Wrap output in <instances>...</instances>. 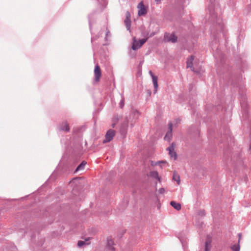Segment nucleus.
Here are the masks:
<instances>
[{"mask_svg":"<svg viewBox=\"0 0 251 251\" xmlns=\"http://www.w3.org/2000/svg\"><path fill=\"white\" fill-rule=\"evenodd\" d=\"M164 163V162L163 161H159V162H157L156 163H155V165H157V164H159V163Z\"/></svg>","mask_w":251,"mask_h":251,"instance_id":"nucleus-25","label":"nucleus"},{"mask_svg":"<svg viewBox=\"0 0 251 251\" xmlns=\"http://www.w3.org/2000/svg\"><path fill=\"white\" fill-rule=\"evenodd\" d=\"M231 249L232 251H240V246L238 244V245H234L232 247Z\"/></svg>","mask_w":251,"mask_h":251,"instance_id":"nucleus-17","label":"nucleus"},{"mask_svg":"<svg viewBox=\"0 0 251 251\" xmlns=\"http://www.w3.org/2000/svg\"><path fill=\"white\" fill-rule=\"evenodd\" d=\"M59 130H60V131H61V130H63V127H61V126H60V127H59Z\"/></svg>","mask_w":251,"mask_h":251,"instance_id":"nucleus-27","label":"nucleus"},{"mask_svg":"<svg viewBox=\"0 0 251 251\" xmlns=\"http://www.w3.org/2000/svg\"><path fill=\"white\" fill-rule=\"evenodd\" d=\"M150 175L151 177L156 178L159 181H160V178L158 174L156 171H153L150 172Z\"/></svg>","mask_w":251,"mask_h":251,"instance_id":"nucleus-13","label":"nucleus"},{"mask_svg":"<svg viewBox=\"0 0 251 251\" xmlns=\"http://www.w3.org/2000/svg\"><path fill=\"white\" fill-rule=\"evenodd\" d=\"M176 147V144L172 143L171 146L167 148V150L169 151V154L171 158H174V160H176L177 158V154L175 151V148Z\"/></svg>","mask_w":251,"mask_h":251,"instance_id":"nucleus-3","label":"nucleus"},{"mask_svg":"<svg viewBox=\"0 0 251 251\" xmlns=\"http://www.w3.org/2000/svg\"><path fill=\"white\" fill-rule=\"evenodd\" d=\"M169 131L166 133V135L164 137L165 140L170 141L171 139L172 136V127L173 125L171 123H169Z\"/></svg>","mask_w":251,"mask_h":251,"instance_id":"nucleus-7","label":"nucleus"},{"mask_svg":"<svg viewBox=\"0 0 251 251\" xmlns=\"http://www.w3.org/2000/svg\"><path fill=\"white\" fill-rule=\"evenodd\" d=\"M85 244V241H79L77 243V246L79 247H81Z\"/></svg>","mask_w":251,"mask_h":251,"instance_id":"nucleus-18","label":"nucleus"},{"mask_svg":"<svg viewBox=\"0 0 251 251\" xmlns=\"http://www.w3.org/2000/svg\"><path fill=\"white\" fill-rule=\"evenodd\" d=\"M194 59V57L193 55H191L190 57L187 59L186 65L187 68H190L192 70L194 71V68L193 67V61Z\"/></svg>","mask_w":251,"mask_h":251,"instance_id":"nucleus-10","label":"nucleus"},{"mask_svg":"<svg viewBox=\"0 0 251 251\" xmlns=\"http://www.w3.org/2000/svg\"><path fill=\"white\" fill-rule=\"evenodd\" d=\"M107 249L109 251H115V249L113 247L114 245V242L111 238H108L107 239Z\"/></svg>","mask_w":251,"mask_h":251,"instance_id":"nucleus-9","label":"nucleus"},{"mask_svg":"<svg viewBox=\"0 0 251 251\" xmlns=\"http://www.w3.org/2000/svg\"><path fill=\"white\" fill-rule=\"evenodd\" d=\"M170 204L176 210H180L181 208V204L179 203H177L175 201H172L170 202Z\"/></svg>","mask_w":251,"mask_h":251,"instance_id":"nucleus-11","label":"nucleus"},{"mask_svg":"<svg viewBox=\"0 0 251 251\" xmlns=\"http://www.w3.org/2000/svg\"><path fill=\"white\" fill-rule=\"evenodd\" d=\"M76 179H77V178H74L72 179V180L70 181V183H71L72 181H73L74 180H76Z\"/></svg>","mask_w":251,"mask_h":251,"instance_id":"nucleus-26","label":"nucleus"},{"mask_svg":"<svg viewBox=\"0 0 251 251\" xmlns=\"http://www.w3.org/2000/svg\"><path fill=\"white\" fill-rule=\"evenodd\" d=\"M161 0H155L156 2H160Z\"/></svg>","mask_w":251,"mask_h":251,"instance_id":"nucleus-28","label":"nucleus"},{"mask_svg":"<svg viewBox=\"0 0 251 251\" xmlns=\"http://www.w3.org/2000/svg\"><path fill=\"white\" fill-rule=\"evenodd\" d=\"M165 39L168 42L176 43L177 40V37L174 34H166L164 36Z\"/></svg>","mask_w":251,"mask_h":251,"instance_id":"nucleus-6","label":"nucleus"},{"mask_svg":"<svg viewBox=\"0 0 251 251\" xmlns=\"http://www.w3.org/2000/svg\"><path fill=\"white\" fill-rule=\"evenodd\" d=\"M125 24L126 25L127 29L128 30H130V26H131V21L130 19L126 18L125 20Z\"/></svg>","mask_w":251,"mask_h":251,"instance_id":"nucleus-15","label":"nucleus"},{"mask_svg":"<svg viewBox=\"0 0 251 251\" xmlns=\"http://www.w3.org/2000/svg\"><path fill=\"white\" fill-rule=\"evenodd\" d=\"M142 7H144V5L142 2H140L138 5V8L141 9Z\"/></svg>","mask_w":251,"mask_h":251,"instance_id":"nucleus-22","label":"nucleus"},{"mask_svg":"<svg viewBox=\"0 0 251 251\" xmlns=\"http://www.w3.org/2000/svg\"><path fill=\"white\" fill-rule=\"evenodd\" d=\"M146 13V10L145 7H142L138 11V15L139 16L145 15Z\"/></svg>","mask_w":251,"mask_h":251,"instance_id":"nucleus-16","label":"nucleus"},{"mask_svg":"<svg viewBox=\"0 0 251 251\" xmlns=\"http://www.w3.org/2000/svg\"><path fill=\"white\" fill-rule=\"evenodd\" d=\"M147 39L148 38L142 39L137 41L136 40L135 37H134L132 46V50H135L140 49L142 46L146 42Z\"/></svg>","mask_w":251,"mask_h":251,"instance_id":"nucleus-1","label":"nucleus"},{"mask_svg":"<svg viewBox=\"0 0 251 251\" xmlns=\"http://www.w3.org/2000/svg\"><path fill=\"white\" fill-rule=\"evenodd\" d=\"M94 80L96 82H99L101 76V72L100 67L97 64L94 69Z\"/></svg>","mask_w":251,"mask_h":251,"instance_id":"nucleus-2","label":"nucleus"},{"mask_svg":"<svg viewBox=\"0 0 251 251\" xmlns=\"http://www.w3.org/2000/svg\"><path fill=\"white\" fill-rule=\"evenodd\" d=\"M173 180L176 181L178 185L180 184V177L176 173V171L174 172Z\"/></svg>","mask_w":251,"mask_h":251,"instance_id":"nucleus-14","label":"nucleus"},{"mask_svg":"<svg viewBox=\"0 0 251 251\" xmlns=\"http://www.w3.org/2000/svg\"><path fill=\"white\" fill-rule=\"evenodd\" d=\"M115 135V131L113 129H109L108 130L105 135V139L104 140H103V143H107L111 141L113 138V137Z\"/></svg>","mask_w":251,"mask_h":251,"instance_id":"nucleus-4","label":"nucleus"},{"mask_svg":"<svg viewBox=\"0 0 251 251\" xmlns=\"http://www.w3.org/2000/svg\"><path fill=\"white\" fill-rule=\"evenodd\" d=\"M126 18L130 19V14L128 11L126 13Z\"/></svg>","mask_w":251,"mask_h":251,"instance_id":"nucleus-23","label":"nucleus"},{"mask_svg":"<svg viewBox=\"0 0 251 251\" xmlns=\"http://www.w3.org/2000/svg\"><path fill=\"white\" fill-rule=\"evenodd\" d=\"M124 101H125V100H124V98H122V99L121 100L120 102V106L121 108H123V107L124 106Z\"/></svg>","mask_w":251,"mask_h":251,"instance_id":"nucleus-20","label":"nucleus"},{"mask_svg":"<svg viewBox=\"0 0 251 251\" xmlns=\"http://www.w3.org/2000/svg\"><path fill=\"white\" fill-rule=\"evenodd\" d=\"M211 238L209 236H207L206 240L205 242V251H210L211 249Z\"/></svg>","mask_w":251,"mask_h":251,"instance_id":"nucleus-8","label":"nucleus"},{"mask_svg":"<svg viewBox=\"0 0 251 251\" xmlns=\"http://www.w3.org/2000/svg\"><path fill=\"white\" fill-rule=\"evenodd\" d=\"M158 192L160 194H164L165 192V190L164 188H161L159 189Z\"/></svg>","mask_w":251,"mask_h":251,"instance_id":"nucleus-21","label":"nucleus"},{"mask_svg":"<svg viewBox=\"0 0 251 251\" xmlns=\"http://www.w3.org/2000/svg\"><path fill=\"white\" fill-rule=\"evenodd\" d=\"M86 162L83 161L76 168L75 173L78 172L79 170H83L84 168L85 165L86 164Z\"/></svg>","mask_w":251,"mask_h":251,"instance_id":"nucleus-12","label":"nucleus"},{"mask_svg":"<svg viewBox=\"0 0 251 251\" xmlns=\"http://www.w3.org/2000/svg\"><path fill=\"white\" fill-rule=\"evenodd\" d=\"M149 74L151 75L152 79V83L154 88V93L155 94L158 89L157 77L153 74L151 71H149Z\"/></svg>","mask_w":251,"mask_h":251,"instance_id":"nucleus-5","label":"nucleus"},{"mask_svg":"<svg viewBox=\"0 0 251 251\" xmlns=\"http://www.w3.org/2000/svg\"><path fill=\"white\" fill-rule=\"evenodd\" d=\"M238 236H239V241H238V243H239L240 241L241 238V233H239V234H238Z\"/></svg>","mask_w":251,"mask_h":251,"instance_id":"nucleus-24","label":"nucleus"},{"mask_svg":"<svg viewBox=\"0 0 251 251\" xmlns=\"http://www.w3.org/2000/svg\"><path fill=\"white\" fill-rule=\"evenodd\" d=\"M114 126H115V124H112V127H114Z\"/></svg>","mask_w":251,"mask_h":251,"instance_id":"nucleus-29","label":"nucleus"},{"mask_svg":"<svg viewBox=\"0 0 251 251\" xmlns=\"http://www.w3.org/2000/svg\"><path fill=\"white\" fill-rule=\"evenodd\" d=\"M64 130H65L67 132H69L70 131V127L67 124H65L64 125Z\"/></svg>","mask_w":251,"mask_h":251,"instance_id":"nucleus-19","label":"nucleus"}]
</instances>
